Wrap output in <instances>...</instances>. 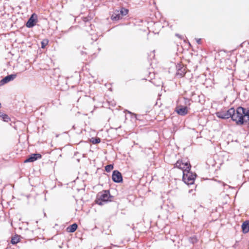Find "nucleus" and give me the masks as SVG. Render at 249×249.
<instances>
[{
    "label": "nucleus",
    "instance_id": "f3484780",
    "mask_svg": "<svg viewBox=\"0 0 249 249\" xmlns=\"http://www.w3.org/2000/svg\"><path fill=\"white\" fill-rule=\"evenodd\" d=\"M119 13L122 18L123 16L126 15L128 13V10L124 8H122L119 11Z\"/></svg>",
    "mask_w": 249,
    "mask_h": 249
},
{
    "label": "nucleus",
    "instance_id": "7c9ffc66",
    "mask_svg": "<svg viewBox=\"0 0 249 249\" xmlns=\"http://www.w3.org/2000/svg\"><path fill=\"white\" fill-rule=\"evenodd\" d=\"M72 129H75V125H73L72 126Z\"/></svg>",
    "mask_w": 249,
    "mask_h": 249
},
{
    "label": "nucleus",
    "instance_id": "5701e85b",
    "mask_svg": "<svg viewBox=\"0 0 249 249\" xmlns=\"http://www.w3.org/2000/svg\"><path fill=\"white\" fill-rule=\"evenodd\" d=\"M244 114L245 116V118L246 117V116H249V107L246 108H245V110L244 111Z\"/></svg>",
    "mask_w": 249,
    "mask_h": 249
},
{
    "label": "nucleus",
    "instance_id": "9d476101",
    "mask_svg": "<svg viewBox=\"0 0 249 249\" xmlns=\"http://www.w3.org/2000/svg\"><path fill=\"white\" fill-rule=\"evenodd\" d=\"M189 108L187 107L182 105L178 106L175 109L177 113L180 116H185L188 112Z\"/></svg>",
    "mask_w": 249,
    "mask_h": 249
},
{
    "label": "nucleus",
    "instance_id": "2f4dec72",
    "mask_svg": "<svg viewBox=\"0 0 249 249\" xmlns=\"http://www.w3.org/2000/svg\"><path fill=\"white\" fill-rule=\"evenodd\" d=\"M1 107V103H0V108Z\"/></svg>",
    "mask_w": 249,
    "mask_h": 249
},
{
    "label": "nucleus",
    "instance_id": "f257e3e1",
    "mask_svg": "<svg viewBox=\"0 0 249 249\" xmlns=\"http://www.w3.org/2000/svg\"><path fill=\"white\" fill-rule=\"evenodd\" d=\"M245 107H238L236 109L234 108V112L231 116V120L235 122L236 125H242L247 123L244 111Z\"/></svg>",
    "mask_w": 249,
    "mask_h": 249
},
{
    "label": "nucleus",
    "instance_id": "c85d7f7f",
    "mask_svg": "<svg viewBox=\"0 0 249 249\" xmlns=\"http://www.w3.org/2000/svg\"><path fill=\"white\" fill-rule=\"evenodd\" d=\"M246 117L247 118V119H246V121H247V123H248V124H249V115L246 116Z\"/></svg>",
    "mask_w": 249,
    "mask_h": 249
},
{
    "label": "nucleus",
    "instance_id": "9b49d317",
    "mask_svg": "<svg viewBox=\"0 0 249 249\" xmlns=\"http://www.w3.org/2000/svg\"><path fill=\"white\" fill-rule=\"evenodd\" d=\"M17 77V74H9L0 80V86H3L8 82L13 81Z\"/></svg>",
    "mask_w": 249,
    "mask_h": 249
},
{
    "label": "nucleus",
    "instance_id": "20e7f679",
    "mask_svg": "<svg viewBox=\"0 0 249 249\" xmlns=\"http://www.w3.org/2000/svg\"><path fill=\"white\" fill-rule=\"evenodd\" d=\"M174 167L182 170L183 172L184 171L190 170L192 166L189 161H183L182 160H179L174 164Z\"/></svg>",
    "mask_w": 249,
    "mask_h": 249
},
{
    "label": "nucleus",
    "instance_id": "6ab92c4d",
    "mask_svg": "<svg viewBox=\"0 0 249 249\" xmlns=\"http://www.w3.org/2000/svg\"><path fill=\"white\" fill-rule=\"evenodd\" d=\"M90 142L93 144H98L99 143L101 142V139L98 137H92L90 139Z\"/></svg>",
    "mask_w": 249,
    "mask_h": 249
},
{
    "label": "nucleus",
    "instance_id": "aec40b11",
    "mask_svg": "<svg viewBox=\"0 0 249 249\" xmlns=\"http://www.w3.org/2000/svg\"><path fill=\"white\" fill-rule=\"evenodd\" d=\"M189 241L190 243L194 244L197 242L198 239L196 236H193L189 238Z\"/></svg>",
    "mask_w": 249,
    "mask_h": 249
},
{
    "label": "nucleus",
    "instance_id": "4468645a",
    "mask_svg": "<svg viewBox=\"0 0 249 249\" xmlns=\"http://www.w3.org/2000/svg\"><path fill=\"white\" fill-rule=\"evenodd\" d=\"M122 18L119 11L117 13H114L111 17V19L113 21L118 20Z\"/></svg>",
    "mask_w": 249,
    "mask_h": 249
},
{
    "label": "nucleus",
    "instance_id": "c756f323",
    "mask_svg": "<svg viewBox=\"0 0 249 249\" xmlns=\"http://www.w3.org/2000/svg\"><path fill=\"white\" fill-rule=\"evenodd\" d=\"M176 36H178V37H179L180 38H181V36L180 35H179L178 34H176Z\"/></svg>",
    "mask_w": 249,
    "mask_h": 249
},
{
    "label": "nucleus",
    "instance_id": "ddd939ff",
    "mask_svg": "<svg viewBox=\"0 0 249 249\" xmlns=\"http://www.w3.org/2000/svg\"><path fill=\"white\" fill-rule=\"evenodd\" d=\"M77 224L76 223H74L68 227L67 230L69 232H73L77 230Z\"/></svg>",
    "mask_w": 249,
    "mask_h": 249
},
{
    "label": "nucleus",
    "instance_id": "423d86ee",
    "mask_svg": "<svg viewBox=\"0 0 249 249\" xmlns=\"http://www.w3.org/2000/svg\"><path fill=\"white\" fill-rule=\"evenodd\" d=\"M37 16L35 13L31 15L25 23L26 27L31 28L34 27L37 22Z\"/></svg>",
    "mask_w": 249,
    "mask_h": 249
},
{
    "label": "nucleus",
    "instance_id": "1a4fd4ad",
    "mask_svg": "<svg viewBox=\"0 0 249 249\" xmlns=\"http://www.w3.org/2000/svg\"><path fill=\"white\" fill-rule=\"evenodd\" d=\"M186 67L181 64H178L176 66L177 76L181 78L183 77L186 73Z\"/></svg>",
    "mask_w": 249,
    "mask_h": 249
},
{
    "label": "nucleus",
    "instance_id": "a211bd4d",
    "mask_svg": "<svg viewBox=\"0 0 249 249\" xmlns=\"http://www.w3.org/2000/svg\"><path fill=\"white\" fill-rule=\"evenodd\" d=\"M184 106L185 107H187V108L190 109L189 107L190 106L191 104V102H192V99H189L187 98H184Z\"/></svg>",
    "mask_w": 249,
    "mask_h": 249
},
{
    "label": "nucleus",
    "instance_id": "dca6fc26",
    "mask_svg": "<svg viewBox=\"0 0 249 249\" xmlns=\"http://www.w3.org/2000/svg\"><path fill=\"white\" fill-rule=\"evenodd\" d=\"M19 241V236L17 234H16L15 236L12 237L11 243L13 245H15L17 244Z\"/></svg>",
    "mask_w": 249,
    "mask_h": 249
},
{
    "label": "nucleus",
    "instance_id": "2eb2a0df",
    "mask_svg": "<svg viewBox=\"0 0 249 249\" xmlns=\"http://www.w3.org/2000/svg\"><path fill=\"white\" fill-rule=\"evenodd\" d=\"M0 117L2 118V120L5 122H8L10 121V117L6 114L3 113L0 111Z\"/></svg>",
    "mask_w": 249,
    "mask_h": 249
},
{
    "label": "nucleus",
    "instance_id": "7ed1b4c3",
    "mask_svg": "<svg viewBox=\"0 0 249 249\" xmlns=\"http://www.w3.org/2000/svg\"><path fill=\"white\" fill-rule=\"evenodd\" d=\"M196 176V174L191 172V170L184 171L183 172L182 180L187 185L193 184Z\"/></svg>",
    "mask_w": 249,
    "mask_h": 249
},
{
    "label": "nucleus",
    "instance_id": "4be33fe9",
    "mask_svg": "<svg viewBox=\"0 0 249 249\" xmlns=\"http://www.w3.org/2000/svg\"><path fill=\"white\" fill-rule=\"evenodd\" d=\"M49 40L47 39H44L41 42V47L42 49H44L46 45L48 44Z\"/></svg>",
    "mask_w": 249,
    "mask_h": 249
},
{
    "label": "nucleus",
    "instance_id": "393cba45",
    "mask_svg": "<svg viewBox=\"0 0 249 249\" xmlns=\"http://www.w3.org/2000/svg\"><path fill=\"white\" fill-rule=\"evenodd\" d=\"M128 112L129 114H131L132 116H134L136 119H138V118H137L138 115L137 114L132 113L131 112H130L129 111H128Z\"/></svg>",
    "mask_w": 249,
    "mask_h": 249
},
{
    "label": "nucleus",
    "instance_id": "bb28decb",
    "mask_svg": "<svg viewBox=\"0 0 249 249\" xmlns=\"http://www.w3.org/2000/svg\"><path fill=\"white\" fill-rule=\"evenodd\" d=\"M196 42L197 43V44H201V38L196 39Z\"/></svg>",
    "mask_w": 249,
    "mask_h": 249
},
{
    "label": "nucleus",
    "instance_id": "412c9836",
    "mask_svg": "<svg viewBox=\"0 0 249 249\" xmlns=\"http://www.w3.org/2000/svg\"><path fill=\"white\" fill-rule=\"evenodd\" d=\"M114 168V165L113 164H110L106 165L105 167V171L107 172H110Z\"/></svg>",
    "mask_w": 249,
    "mask_h": 249
},
{
    "label": "nucleus",
    "instance_id": "cd10ccee",
    "mask_svg": "<svg viewBox=\"0 0 249 249\" xmlns=\"http://www.w3.org/2000/svg\"><path fill=\"white\" fill-rule=\"evenodd\" d=\"M80 54H81L82 55H83L86 54V52H85L84 51H81L80 52Z\"/></svg>",
    "mask_w": 249,
    "mask_h": 249
},
{
    "label": "nucleus",
    "instance_id": "6e6552de",
    "mask_svg": "<svg viewBox=\"0 0 249 249\" xmlns=\"http://www.w3.org/2000/svg\"><path fill=\"white\" fill-rule=\"evenodd\" d=\"M42 155L40 153H36L29 155L24 160L25 163L33 162L36 160L40 159Z\"/></svg>",
    "mask_w": 249,
    "mask_h": 249
},
{
    "label": "nucleus",
    "instance_id": "39448f33",
    "mask_svg": "<svg viewBox=\"0 0 249 249\" xmlns=\"http://www.w3.org/2000/svg\"><path fill=\"white\" fill-rule=\"evenodd\" d=\"M234 112V107H232L226 111H220L216 112V116L221 119H228L230 118L231 119V116Z\"/></svg>",
    "mask_w": 249,
    "mask_h": 249
},
{
    "label": "nucleus",
    "instance_id": "f8f14e48",
    "mask_svg": "<svg viewBox=\"0 0 249 249\" xmlns=\"http://www.w3.org/2000/svg\"><path fill=\"white\" fill-rule=\"evenodd\" d=\"M242 231L244 233H247L249 232V221L246 220L241 226Z\"/></svg>",
    "mask_w": 249,
    "mask_h": 249
},
{
    "label": "nucleus",
    "instance_id": "f03ea898",
    "mask_svg": "<svg viewBox=\"0 0 249 249\" xmlns=\"http://www.w3.org/2000/svg\"><path fill=\"white\" fill-rule=\"evenodd\" d=\"M113 197L110 195L109 190H104L97 194L95 203L102 206L105 203L111 201V198Z\"/></svg>",
    "mask_w": 249,
    "mask_h": 249
},
{
    "label": "nucleus",
    "instance_id": "0eeeda50",
    "mask_svg": "<svg viewBox=\"0 0 249 249\" xmlns=\"http://www.w3.org/2000/svg\"><path fill=\"white\" fill-rule=\"evenodd\" d=\"M112 180L115 183H122L123 181V178L121 173L118 170H114L112 172Z\"/></svg>",
    "mask_w": 249,
    "mask_h": 249
},
{
    "label": "nucleus",
    "instance_id": "b1692460",
    "mask_svg": "<svg viewBox=\"0 0 249 249\" xmlns=\"http://www.w3.org/2000/svg\"><path fill=\"white\" fill-rule=\"evenodd\" d=\"M73 27L72 26L71 27H70L68 30H66V31H62V32L63 33V34H67L68 32H70L72 29L73 28Z\"/></svg>",
    "mask_w": 249,
    "mask_h": 249
},
{
    "label": "nucleus",
    "instance_id": "a878e982",
    "mask_svg": "<svg viewBox=\"0 0 249 249\" xmlns=\"http://www.w3.org/2000/svg\"><path fill=\"white\" fill-rule=\"evenodd\" d=\"M154 51L153 52H151L150 53V54H148V59L149 58V57L152 55V57H154L155 54L154 53Z\"/></svg>",
    "mask_w": 249,
    "mask_h": 249
}]
</instances>
